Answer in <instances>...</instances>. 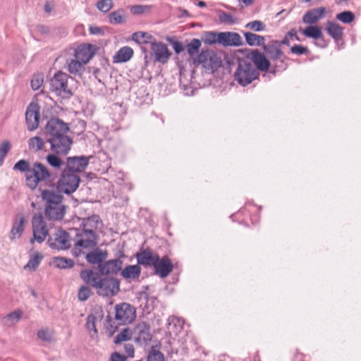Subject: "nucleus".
Masks as SVG:
<instances>
[{
	"instance_id": "nucleus-20",
	"label": "nucleus",
	"mask_w": 361,
	"mask_h": 361,
	"mask_svg": "<svg viewBox=\"0 0 361 361\" xmlns=\"http://www.w3.org/2000/svg\"><path fill=\"white\" fill-rule=\"evenodd\" d=\"M123 262L119 259L106 261L99 265V270L102 275L116 274L121 270Z\"/></svg>"
},
{
	"instance_id": "nucleus-11",
	"label": "nucleus",
	"mask_w": 361,
	"mask_h": 361,
	"mask_svg": "<svg viewBox=\"0 0 361 361\" xmlns=\"http://www.w3.org/2000/svg\"><path fill=\"white\" fill-rule=\"evenodd\" d=\"M32 224L34 239L31 240V243H33L35 240L39 243H42L48 234L42 215L35 214L32 218Z\"/></svg>"
},
{
	"instance_id": "nucleus-19",
	"label": "nucleus",
	"mask_w": 361,
	"mask_h": 361,
	"mask_svg": "<svg viewBox=\"0 0 361 361\" xmlns=\"http://www.w3.org/2000/svg\"><path fill=\"white\" fill-rule=\"evenodd\" d=\"M49 245L57 250H66L70 247L71 242L68 233L59 230L54 234V242L49 241Z\"/></svg>"
},
{
	"instance_id": "nucleus-29",
	"label": "nucleus",
	"mask_w": 361,
	"mask_h": 361,
	"mask_svg": "<svg viewBox=\"0 0 361 361\" xmlns=\"http://www.w3.org/2000/svg\"><path fill=\"white\" fill-rule=\"evenodd\" d=\"M133 49L130 47L121 48L114 56V63H124L128 61L133 56Z\"/></svg>"
},
{
	"instance_id": "nucleus-13",
	"label": "nucleus",
	"mask_w": 361,
	"mask_h": 361,
	"mask_svg": "<svg viewBox=\"0 0 361 361\" xmlns=\"http://www.w3.org/2000/svg\"><path fill=\"white\" fill-rule=\"evenodd\" d=\"M26 219L23 214H18L13 220L12 226L8 234V238L11 242L19 240L25 228Z\"/></svg>"
},
{
	"instance_id": "nucleus-51",
	"label": "nucleus",
	"mask_w": 361,
	"mask_h": 361,
	"mask_svg": "<svg viewBox=\"0 0 361 361\" xmlns=\"http://www.w3.org/2000/svg\"><path fill=\"white\" fill-rule=\"evenodd\" d=\"M11 143L8 140L3 141L0 145V166L2 165L6 154L11 149Z\"/></svg>"
},
{
	"instance_id": "nucleus-38",
	"label": "nucleus",
	"mask_w": 361,
	"mask_h": 361,
	"mask_svg": "<svg viewBox=\"0 0 361 361\" xmlns=\"http://www.w3.org/2000/svg\"><path fill=\"white\" fill-rule=\"evenodd\" d=\"M27 144L30 150L38 152L44 147L45 142L40 137L35 136L28 140Z\"/></svg>"
},
{
	"instance_id": "nucleus-8",
	"label": "nucleus",
	"mask_w": 361,
	"mask_h": 361,
	"mask_svg": "<svg viewBox=\"0 0 361 361\" xmlns=\"http://www.w3.org/2000/svg\"><path fill=\"white\" fill-rule=\"evenodd\" d=\"M47 140L51 145V152L61 156H65L69 152L73 143L72 140L66 134L47 137Z\"/></svg>"
},
{
	"instance_id": "nucleus-37",
	"label": "nucleus",
	"mask_w": 361,
	"mask_h": 361,
	"mask_svg": "<svg viewBox=\"0 0 361 361\" xmlns=\"http://www.w3.org/2000/svg\"><path fill=\"white\" fill-rule=\"evenodd\" d=\"M302 34L310 38L314 39H321L323 37L322 29L317 26H308L302 30Z\"/></svg>"
},
{
	"instance_id": "nucleus-23",
	"label": "nucleus",
	"mask_w": 361,
	"mask_h": 361,
	"mask_svg": "<svg viewBox=\"0 0 361 361\" xmlns=\"http://www.w3.org/2000/svg\"><path fill=\"white\" fill-rule=\"evenodd\" d=\"M159 259V255L151 250H145L137 255V262L145 266H153Z\"/></svg>"
},
{
	"instance_id": "nucleus-62",
	"label": "nucleus",
	"mask_w": 361,
	"mask_h": 361,
	"mask_svg": "<svg viewBox=\"0 0 361 361\" xmlns=\"http://www.w3.org/2000/svg\"><path fill=\"white\" fill-rule=\"evenodd\" d=\"M89 30H90V34H92V35H100L103 32L102 30L100 27H97V26H91V27H90Z\"/></svg>"
},
{
	"instance_id": "nucleus-16",
	"label": "nucleus",
	"mask_w": 361,
	"mask_h": 361,
	"mask_svg": "<svg viewBox=\"0 0 361 361\" xmlns=\"http://www.w3.org/2000/svg\"><path fill=\"white\" fill-rule=\"evenodd\" d=\"M150 47L157 61L161 63L167 62L171 56V53L164 43L161 42H150Z\"/></svg>"
},
{
	"instance_id": "nucleus-12",
	"label": "nucleus",
	"mask_w": 361,
	"mask_h": 361,
	"mask_svg": "<svg viewBox=\"0 0 361 361\" xmlns=\"http://www.w3.org/2000/svg\"><path fill=\"white\" fill-rule=\"evenodd\" d=\"M47 137L65 135L68 130V124L63 121L54 118L50 119L45 127Z\"/></svg>"
},
{
	"instance_id": "nucleus-7",
	"label": "nucleus",
	"mask_w": 361,
	"mask_h": 361,
	"mask_svg": "<svg viewBox=\"0 0 361 361\" xmlns=\"http://www.w3.org/2000/svg\"><path fill=\"white\" fill-rule=\"evenodd\" d=\"M79 182L78 176L67 170H63L57 184V190L60 192L72 193L78 188Z\"/></svg>"
},
{
	"instance_id": "nucleus-1",
	"label": "nucleus",
	"mask_w": 361,
	"mask_h": 361,
	"mask_svg": "<svg viewBox=\"0 0 361 361\" xmlns=\"http://www.w3.org/2000/svg\"><path fill=\"white\" fill-rule=\"evenodd\" d=\"M81 279L95 289L97 293L103 297L113 296L119 290V281L114 278L104 277L92 269L80 271Z\"/></svg>"
},
{
	"instance_id": "nucleus-4",
	"label": "nucleus",
	"mask_w": 361,
	"mask_h": 361,
	"mask_svg": "<svg viewBox=\"0 0 361 361\" xmlns=\"http://www.w3.org/2000/svg\"><path fill=\"white\" fill-rule=\"evenodd\" d=\"M258 71L255 66L247 60L240 61L235 73V79L243 86L251 83L258 77Z\"/></svg>"
},
{
	"instance_id": "nucleus-41",
	"label": "nucleus",
	"mask_w": 361,
	"mask_h": 361,
	"mask_svg": "<svg viewBox=\"0 0 361 361\" xmlns=\"http://www.w3.org/2000/svg\"><path fill=\"white\" fill-rule=\"evenodd\" d=\"M146 361H165L164 355L161 352L152 347L147 353Z\"/></svg>"
},
{
	"instance_id": "nucleus-59",
	"label": "nucleus",
	"mask_w": 361,
	"mask_h": 361,
	"mask_svg": "<svg viewBox=\"0 0 361 361\" xmlns=\"http://www.w3.org/2000/svg\"><path fill=\"white\" fill-rule=\"evenodd\" d=\"M216 41H218V38H216V36L212 33L208 34L204 39V42L209 44H214Z\"/></svg>"
},
{
	"instance_id": "nucleus-50",
	"label": "nucleus",
	"mask_w": 361,
	"mask_h": 361,
	"mask_svg": "<svg viewBox=\"0 0 361 361\" xmlns=\"http://www.w3.org/2000/svg\"><path fill=\"white\" fill-rule=\"evenodd\" d=\"M30 164L28 161L25 160H20L17 163L15 164L13 166L14 170H18L21 172H25V177L27 178V175L28 174V171L30 170Z\"/></svg>"
},
{
	"instance_id": "nucleus-57",
	"label": "nucleus",
	"mask_w": 361,
	"mask_h": 361,
	"mask_svg": "<svg viewBox=\"0 0 361 361\" xmlns=\"http://www.w3.org/2000/svg\"><path fill=\"white\" fill-rule=\"evenodd\" d=\"M169 322V329L171 331L173 327L174 328H182L183 322L176 317L171 316L168 319Z\"/></svg>"
},
{
	"instance_id": "nucleus-27",
	"label": "nucleus",
	"mask_w": 361,
	"mask_h": 361,
	"mask_svg": "<svg viewBox=\"0 0 361 361\" xmlns=\"http://www.w3.org/2000/svg\"><path fill=\"white\" fill-rule=\"evenodd\" d=\"M264 51L273 60L281 59L283 53L280 47V44L277 41H272L267 45H264Z\"/></svg>"
},
{
	"instance_id": "nucleus-34",
	"label": "nucleus",
	"mask_w": 361,
	"mask_h": 361,
	"mask_svg": "<svg viewBox=\"0 0 361 361\" xmlns=\"http://www.w3.org/2000/svg\"><path fill=\"white\" fill-rule=\"evenodd\" d=\"M245 41L250 46H261L264 44L265 39L263 36L252 32H245Z\"/></svg>"
},
{
	"instance_id": "nucleus-21",
	"label": "nucleus",
	"mask_w": 361,
	"mask_h": 361,
	"mask_svg": "<svg viewBox=\"0 0 361 361\" xmlns=\"http://www.w3.org/2000/svg\"><path fill=\"white\" fill-rule=\"evenodd\" d=\"M248 59L257 70L266 71L269 68L270 62L263 54L258 51H252L249 54Z\"/></svg>"
},
{
	"instance_id": "nucleus-40",
	"label": "nucleus",
	"mask_w": 361,
	"mask_h": 361,
	"mask_svg": "<svg viewBox=\"0 0 361 361\" xmlns=\"http://www.w3.org/2000/svg\"><path fill=\"white\" fill-rule=\"evenodd\" d=\"M109 20L111 24H121L125 22L124 11L122 9L114 11L109 15Z\"/></svg>"
},
{
	"instance_id": "nucleus-6",
	"label": "nucleus",
	"mask_w": 361,
	"mask_h": 361,
	"mask_svg": "<svg viewBox=\"0 0 361 361\" xmlns=\"http://www.w3.org/2000/svg\"><path fill=\"white\" fill-rule=\"evenodd\" d=\"M50 178V173L45 166L39 162H35L27 175L26 183L31 189H35L39 183L46 181Z\"/></svg>"
},
{
	"instance_id": "nucleus-5",
	"label": "nucleus",
	"mask_w": 361,
	"mask_h": 361,
	"mask_svg": "<svg viewBox=\"0 0 361 361\" xmlns=\"http://www.w3.org/2000/svg\"><path fill=\"white\" fill-rule=\"evenodd\" d=\"M71 78L63 72L56 73L50 82L51 90L63 98H69L72 94V90L68 86V80Z\"/></svg>"
},
{
	"instance_id": "nucleus-36",
	"label": "nucleus",
	"mask_w": 361,
	"mask_h": 361,
	"mask_svg": "<svg viewBox=\"0 0 361 361\" xmlns=\"http://www.w3.org/2000/svg\"><path fill=\"white\" fill-rule=\"evenodd\" d=\"M96 320L97 317L93 314L88 315L86 318L85 327L87 330L89 331L90 336L92 338H97Z\"/></svg>"
},
{
	"instance_id": "nucleus-49",
	"label": "nucleus",
	"mask_w": 361,
	"mask_h": 361,
	"mask_svg": "<svg viewBox=\"0 0 361 361\" xmlns=\"http://www.w3.org/2000/svg\"><path fill=\"white\" fill-rule=\"evenodd\" d=\"M44 75L42 73L36 74L31 80V87L33 90H38L44 82Z\"/></svg>"
},
{
	"instance_id": "nucleus-30",
	"label": "nucleus",
	"mask_w": 361,
	"mask_h": 361,
	"mask_svg": "<svg viewBox=\"0 0 361 361\" xmlns=\"http://www.w3.org/2000/svg\"><path fill=\"white\" fill-rule=\"evenodd\" d=\"M140 273L141 269L139 265H128L121 271V275L123 279L130 281L138 279Z\"/></svg>"
},
{
	"instance_id": "nucleus-46",
	"label": "nucleus",
	"mask_w": 361,
	"mask_h": 361,
	"mask_svg": "<svg viewBox=\"0 0 361 361\" xmlns=\"http://www.w3.org/2000/svg\"><path fill=\"white\" fill-rule=\"evenodd\" d=\"M57 155L58 154H54V152L48 154L47 157V161L50 166L56 169H59L63 164V161L57 157Z\"/></svg>"
},
{
	"instance_id": "nucleus-63",
	"label": "nucleus",
	"mask_w": 361,
	"mask_h": 361,
	"mask_svg": "<svg viewBox=\"0 0 361 361\" xmlns=\"http://www.w3.org/2000/svg\"><path fill=\"white\" fill-rule=\"evenodd\" d=\"M288 36H290V38H291L290 39L292 40L300 41V39L297 35V32L294 29H292L288 32Z\"/></svg>"
},
{
	"instance_id": "nucleus-39",
	"label": "nucleus",
	"mask_w": 361,
	"mask_h": 361,
	"mask_svg": "<svg viewBox=\"0 0 361 361\" xmlns=\"http://www.w3.org/2000/svg\"><path fill=\"white\" fill-rule=\"evenodd\" d=\"M53 264L59 269H68L73 267L74 262L71 259L56 257L53 259Z\"/></svg>"
},
{
	"instance_id": "nucleus-2",
	"label": "nucleus",
	"mask_w": 361,
	"mask_h": 361,
	"mask_svg": "<svg viewBox=\"0 0 361 361\" xmlns=\"http://www.w3.org/2000/svg\"><path fill=\"white\" fill-rule=\"evenodd\" d=\"M44 202V214L51 220H61L66 214V206L62 202V196L56 191L44 190L42 191Z\"/></svg>"
},
{
	"instance_id": "nucleus-15",
	"label": "nucleus",
	"mask_w": 361,
	"mask_h": 361,
	"mask_svg": "<svg viewBox=\"0 0 361 361\" xmlns=\"http://www.w3.org/2000/svg\"><path fill=\"white\" fill-rule=\"evenodd\" d=\"M135 341L140 344L147 343L152 339L150 326L146 322L138 323L133 331Z\"/></svg>"
},
{
	"instance_id": "nucleus-61",
	"label": "nucleus",
	"mask_w": 361,
	"mask_h": 361,
	"mask_svg": "<svg viewBox=\"0 0 361 361\" xmlns=\"http://www.w3.org/2000/svg\"><path fill=\"white\" fill-rule=\"evenodd\" d=\"M173 49L176 54H180L184 50L183 44L179 42H176L173 43Z\"/></svg>"
},
{
	"instance_id": "nucleus-3",
	"label": "nucleus",
	"mask_w": 361,
	"mask_h": 361,
	"mask_svg": "<svg viewBox=\"0 0 361 361\" xmlns=\"http://www.w3.org/2000/svg\"><path fill=\"white\" fill-rule=\"evenodd\" d=\"M97 245L95 232L87 231L83 229L82 232L75 235V241L72 253L78 257L86 253L87 250L94 248Z\"/></svg>"
},
{
	"instance_id": "nucleus-42",
	"label": "nucleus",
	"mask_w": 361,
	"mask_h": 361,
	"mask_svg": "<svg viewBox=\"0 0 361 361\" xmlns=\"http://www.w3.org/2000/svg\"><path fill=\"white\" fill-rule=\"evenodd\" d=\"M201 47V42L198 39H192L191 42L187 44L186 49L189 55L192 57L197 54Z\"/></svg>"
},
{
	"instance_id": "nucleus-47",
	"label": "nucleus",
	"mask_w": 361,
	"mask_h": 361,
	"mask_svg": "<svg viewBox=\"0 0 361 361\" xmlns=\"http://www.w3.org/2000/svg\"><path fill=\"white\" fill-rule=\"evenodd\" d=\"M336 18L343 23H350L355 19V16L351 11H343L336 16Z\"/></svg>"
},
{
	"instance_id": "nucleus-33",
	"label": "nucleus",
	"mask_w": 361,
	"mask_h": 361,
	"mask_svg": "<svg viewBox=\"0 0 361 361\" xmlns=\"http://www.w3.org/2000/svg\"><path fill=\"white\" fill-rule=\"evenodd\" d=\"M43 256L38 252H35L30 257L28 262L24 266V269L30 271H35L39 267Z\"/></svg>"
},
{
	"instance_id": "nucleus-53",
	"label": "nucleus",
	"mask_w": 361,
	"mask_h": 361,
	"mask_svg": "<svg viewBox=\"0 0 361 361\" xmlns=\"http://www.w3.org/2000/svg\"><path fill=\"white\" fill-rule=\"evenodd\" d=\"M91 295V290L88 286H82L80 288L78 293L79 300L85 301Z\"/></svg>"
},
{
	"instance_id": "nucleus-55",
	"label": "nucleus",
	"mask_w": 361,
	"mask_h": 361,
	"mask_svg": "<svg viewBox=\"0 0 361 361\" xmlns=\"http://www.w3.org/2000/svg\"><path fill=\"white\" fill-rule=\"evenodd\" d=\"M37 336L44 341L50 342L52 340V332L47 329H42L37 332Z\"/></svg>"
},
{
	"instance_id": "nucleus-18",
	"label": "nucleus",
	"mask_w": 361,
	"mask_h": 361,
	"mask_svg": "<svg viewBox=\"0 0 361 361\" xmlns=\"http://www.w3.org/2000/svg\"><path fill=\"white\" fill-rule=\"evenodd\" d=\"M94 47L90 44H83L74 49L73 56L87 64L94 56Z\"/></svg>"
},
{
	"instance_id": "nucleus-35",
	"label": "nucleus",
	"mask_w": 361,
	"mask_h": 361,
	"mask_svg": "<svg viewBox=\"0 0 361 361\" xmlns=\"http://www.w3.org/2000/svg\"><path fill=\"white\" fill-rule=\"evenodd\" d=\"M326 30L329 35L335 39H338L343 35V28L338 24L333 21L327 22Z\"/></svg>"
},
{
	"instance_id": "nucleus-32",
	"label": "nucleus",
	"mask_w": 361,
	"mask_h": 361,
	"mask_svg": "<svg viewBox=\"0 0 361 361\" xmlns=\"http://www.w3.org/2000/svg\"><path fill=\"white\" fill-rule=\"evenodd\" d=\"M82 225L85 231L94 232L95 230L102 226V221L99 216L92 215L87 219H84Z\"/></svg>"
},
{
	"instance_id": "nucleus-17",
	"label": "nucleus",
	"mask_w": 361,
	"mask_h": 361,
	"mask_svg": "<svg viewBox=\"0 0 361 361\" xmlns=\"http://www.w3.org/2000/svg\"><path fill=\"white\" fill-rule=\"evenodd\" d=\"M89 163V157H73L67 159V167L65 170L71 173L83 171Z\"/></svg>"
},
{
	"instance_id": "nucleus-56",
	"label": "nucleus",
	"mask_w": 361,
	"mask_h": 361,
	"mask_svg": "<svg viewBox=\"0 0 361 361\" xmlns=\"http://www.w3.org/2000/svg\"><path fill=\"white\" fill-rule=\"evenodd\" d=\"M104 328L106 333L108 334L109 336H111L116 331L117 326L111 319H109L106 320Z\"/></svg>"
},
{
	"instance_id": "nucleus-22",
	"label": "nucleus",
	"mask_w": 361,
	"mask_h": 361,
	"mask_svg": "<svg viewBox=\"0 0 361 361\" xmlns=\"http://www.w3.org/2000/svg\"><path fill=\"white\" fill-rule=\"evenodd\" d=\"M154 268L157 274L161 278H165L172 271L173 266L167 257H164L156 262Z\"/></svg>"
},
{
	"instance_id": "nucleus-10",
	"label": "nucleus",
	"mask_w": 361,
	"mask_h": 361,
	"mask_svg": "<svg viewBox=\"0 0 361 361\" xmlns=\"http://www.w3.org/2000/svg\"><path fill=\"white\" fill-rule=\"evenodd\" d=\"M116 319L120 324H128L133 322L136 317V310L131 305L123 302L115 307Z\"/></svg>"
},
{
	"instance_id": "nucleus-44",
	"label": "nucleus",
	"mask_w": 361,
	"mask_h": 361,
	"mask_svg": "<svg viewBox=\"0 0 361 361\" xmlns=\"http://www.w3.org/2000/svg\"><path fill=\"white\" fill-rule=\"evenodd\" d=\"M152 36L147 33L142 32H137L133 34L132 39L137 42V43H147V39H149V43H150V39Z\"/></svg>"
},
{
	"instance_id": "nucleus-60",
	"label": "nucleus",
	"mask_w": 361,
	"mask_h": 361,
	"mask_svg": "<svg viewBox=\"0 0 361 361\" xmlns=\"http://www.w3.org/2000/svg\"><path fill=\"white\" fill-rule=\"evenodd\" d=\"M126 356L120 355L118 353H114L111 356L110 361H125Z\"/></svg>"
},
{
	"instance_id": "nucleus-25",
	"label": "nucleus",
	"mask_w": 361,
	"mask_h": 361,
	"mask_svg": "<svg viewBox=\"0 0 361 361\" xmlns=\"http://www.w3.org/2000/svg\"><path fill=\"white\" fill-rule=\"evenodd\" d=\"M218 42L225 45L238 46L241 44V38L235 32H221L218 35Z\"/></svg>"
},
{
	"instance_id": "nucleus-52",
	"label": "nucleus",
	"mask_w": 361,
	"mask_h": 361,
	"mask_svg": "<svg viewBox=\"0 0 361 361\" xmlns=\"http://www.w3.org/2000/svg\"><path fill=\"white\" fill-rule=\"evenodd\" d=\"M245 27L249 28L253 31L259 32L265 30V24L260 20H254L248 23Z\"/></svg>"
},
{
	"instance_id": "nucleus-43",
	"label": "nucleus",
	"mask_w": 361,
	"mask_h": 361,
	"mask_svg": "<svg viewBox=\"0 0 361 361\" xmlns=\"http://www.w3.org/2000/svg\"><path fill=\"white\" fill-rule=\"evenodd\" d=\"M219 20L221 23L227 25H233L238 22L236 18L224 11L219 12Z\"/></svg>"
},
{
	"instance_id": "nucleus-26",
	"label": "nucleus",
	"mask_w": 361,
	"mask_h": 361,
	"mask_svg": "<svg viewBox=\"0 0 361 361\" xmlns=\"http://www.w3.org/2000/svg\"><path fill=\"white\" fill-rule=\"evenodd\" d=\"M85 63L79 59L75 58L73 56L72 58L66 59V67L68 71L73 75H81L85 70Z\"/></svg>"
},
{
	"instance_id": "nucleus-64",
	"label": "nucleus",
	"mask_w": 361,
	"mask_h": 361,
	"mask_svg": "<svg viewBox=\"0 0 361 361\" xmlns=\"http://www.w3.org/2000/svg\"><path fill=\"white\" fill-rule=\"evenodd\" d=\"M126 352L130 357H133L134 355V348L132 345H129L126 347Z\"/></svg>"
},
{
	"instance_id": "nucleus-58",
	"label": "nucleus",
	"mask_w": 361,
	"mask_h": 361,
	"mask_svg": "<svg viewBox=\"0 0 361 361\" xmlns=\"http://www.w3.org/2000/svg\"><path fill=\"white\" fill-rule=\"evenodd\" d=\"M308 51V49L302 45H294L290 48V52L298 56L307 54Z\"/></svg>"
},
{
	"instance_id": "nucleus-48",
	"label": "nucleus",
	"mask_w": 361,
	"mask_h": 361,
	"mask_svg": "<svg viewBox=\"0 0 361 361\" xmlns=\"http://www.w3.org/2000/svg\"><path fill=\"white\" fill-rule=\"evenodd\" d=\"M130 11L133 15H141L142 13L149 12L151 11V6L134 5L130 7Z\"/></svg>"
},
{
	"instance_id": "nucleus-54",
	"label": "nucleus",
	"mask_w": 361,
	"mask_h": 361,
	"mask_svg": "<svg viewBox=\"0 0 361 361\" xmlns=\"http://www.w3.org/2000/svg\"><path fill=\"white\" fill-rule=\"evenodd\" d=\"M97 7L100 11L106 13L113 7V1L101 0L98 1Z\"/></svg>"
},
{
	"instance_id": "nucleus-45",
	"label": "nucleus",
	"mask_w": 361,
	"mask_h": 361,
	"mask_svg": "<svg viewBox=\"0 0 361 361\" xmlns=\"http://www.w3.org/2000/svg\"><path fill=\"white\" fill-rule=\"evenodd\" d=\"M133 335V332L128 329H125L115 337L114 343H120L123 341L130 340Z\"/></svg>"
},
{
	"instance_id": "nucleus-9",
	"label": "nucleus",
	"mask_w": 361,
	"mask_h": 361,
	"mask_svg": "<svg viewBox=\"0 0 361 361\" xmlns=\"http://www.w3.org/2000/svg\"><path fill=\"white\" fill-rule=\"evenodd\" d=\"M197 61L205 69L212 72L216 70L222 64L221 56L212 50L202 51L198 56Z\"/></svg>"
},
{
	"instance_id": "nucleus-24",
	"label": "nucleus",
	"mask_w": 361,
	"mask_h": 361,
	"mask_svg": "<svg viewBox=\"0 0 361 361\" xmlns=\"http://www.w3.org/2000/svg\"><path fill=\"white\" fill-rule=\"evenodd\" d=\"M324 13L325 8L324 7L311 9L303 16L302 21L306 24H315L324 17Z\"/></svg>"
},
{
	"instance_id": "nucleus-28",
	"label": "nucleus",
	"mask_w": 361,
	"mask_h": 361,
	"mask_svg": "<svg viewBox=\"0 0 361 361\" xmlns=\"http://www.w3.org/2000/svg\"><path fill=\"white\" fill-rule=\"evenodd\" d=\"M107 257L106 251H103L100 249L96 248L93 251L86 253L85 258L90 264H102L103 261Z\"/></svg>"
},
{
	"instance_id": "nucleus-14",
	"label": "nucleus",
	"mask_w": 361,
	"mask_h": 361,
	"mask_svg": "<svg viewBox=\"0 0 361 361\" xmlns=\"http://www.w3.org/2000/svg\"><path fill=\"white\" fill-rule=\"evenodd\" d=\"M25 120L28 130L33 131L38 128L39 106L37 103L32 102L27 106L25 112Z\"/></svg>"
},
{
	"instance_id": "nucleus-31",
	"label": "nucleus",
	"mask_w": 361,
	"mask_h": 361,
	"mask_svg": "<svg viewBox=\"0 0 361 361\" xmlns=\"http://www.w3.org/2000/svg\"><path fill=\"white\" fill-rule=\"evenodd\" d=\"M23 311L20 310H15L1 319L2 324L6 327H11L16 325L23 317Z\"/></svg>"
}]
</instances>
